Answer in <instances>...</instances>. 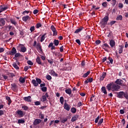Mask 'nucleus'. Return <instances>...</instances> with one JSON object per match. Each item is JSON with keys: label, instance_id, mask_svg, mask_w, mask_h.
I'll list each match as a JSON object with an SVG mask.
<instances>
[{"label": "nucleus", "instance_id": "obj_1", "mask_svg": "<svg viewBox=\"0 0 128 128\" xmlns=\"http://www.w3.org/2000/svg\"><path fill=\"white\" fill-rule=\"evenodd\" d=\"M112 84L114 83H110L107 84L106 88L108 90V92H110V90H112V92H118V90H120V86L116 84Z\"/></svg>", "mask_w": 128, "mask_h": 128}, {"label": "nucleus", "instance_id": "obj_2", "mask_svg": "<svg viewBox=\"0 0 128 128\" xmlns=\"http://www.w3.org/2000/svg\"><path fill=\"white\" fill-rule=\"evenodd\" d=\"M116 96L118 98H125L126 100H128V92H124V91H120V92H116Z\"/></svg>", "mask_w": 128, "mask_h": 128}, {"label": "nucleus", "instance_id": "obj_3", "mask_svg": "<svg viewBox=\"0 0 128 128\" xmlns=\"http://www.w3.org/2000/svg\"><path fill=\"white\" fill-rule=\"evenodd\" d=\"M50 30L53 32V36H58V31L54 25L51 26Z\"/></svg>", "mask_w": 128, "mask_h": 128}, {"label": "nucleus", "instance_id": "obj_4", "mask_svg": "<svg viewBox=\"0 0 128 128\" xmlns=\"http://www.w3.org/2000/svg\"><path fill=\"white\" fill-rule=\"evenodd\" d=\"M16 114H18L20 118H23L24 114H26V113L24 112V111L20 110L16 111Z\"/></svg>", "mask_w": 128, "mask_h": 128}, {"label": "nucleus", "instance_id": "obj_5", "mask_svg": "<svg viewBox=\"0 0 128 128\" xmlns=\"http://www.w3.org/2000/svg\"><path fill=\"white\" fill-rule=\"evenodd\" d=\"M109 44L110 45V48H116V42L114 41V40H110Z\"/></svg>", "mask_w": 128, "mask_h": 128}, {"label": "nucleus", "instance_id": "obj_6", "mask_svg": "<svg viewBox=\"0 0 128 128\" xmlns=\"http://www.w3.org/2000/svg\"><path fill=\"white\" fill-rule=\"evenodd\" d=\"M42 122V120L38 119V118H36L34 120L33 124L34 126H38V124H40Z\"/></svg>", "mask_w": 128, "mask_h": 128}, {"label": "nucleus", "instance_id": "obj_7", "mask_svg": "<svg viewBox=\"0 0 128 128\" xmlns=\"http://www.w3.org/2000/svg\"><path fill=\"white\" fill-rule=\"evenodd\" d=\"M102 48L106 52H108V48H110V46L108 44H104L102 46Z\"/></svg>", "mask_w": 128, "mask_h": 128}, {"label": "nucleus", "instance_id": "obj_8", "mask_svg": "<svg viewBox=\"0 0 128 128\" xmlns=\"http://www.w3.org/2000/svg\"><path fill=\"white\" fill-rule=\"evenodd\" d=\"M79 117H80V115L74 114V116L72 117L71 119V122H76V120H78Z\"/></svg>", "mask_w": 128, "mask_h": 128}, {"label": "nucleus", "instance_id": "obj_9", "mask_svg": "<svg viewBox=\"0 0 128 128\" xmlns=\"http://www.w3.org/2000/svg\"><path fill=\"white\" fill-rule=\"evenodd\" d=\"M124 81L120 79H117L115 81L116 84H118V86H122V82Z\"/></svg>", "mask_w": 128, "mask_h": 128}, {"label": "nucleus", "instance_id": "obj_10", "mask_svg": "<svg viewBox=\"0 0 128 128\" xmlns=\"http://www.w3.org/2000/svg\"><path fill=\"white\" fill-rule=\"evenodd\" d=\"M16 52V49L14 47L12 48L11 51L9 52L10 56H14V54Z\"/></svg>", "mask_w": 128, "mask_h": 128}, {"label": "nucleus", "instance_id": "obj_11", "mask_svg": "<svg viewBox=\"0 0 128 128\" xmlns=\"http://www.w3.org/2000/svg\"><path fill=\"white\" fill-rule=\"evenodd\" d=\"M36 48L37 50H40L41 52H42V45L40 44V43L38 42L37 43V44L36 46Z\"/></svg>", "mask_w": 128, "mask_h": 128}, {"label": "nucleus", "instance_id": "obj_12", "mask_svg": "<svg viewBox=\"0 0 128 128\" xmlns=\"http://www.w3.org/2000/svg\"><path fill=\"white\" fill-rule=\"evenodd\" d=\"M64 110H68V112H69V110H70V105L68 104V103L65 102L64 104Z\"/></svg>", "mask_w": 128, "mask_h": 128}, {"label": "nucleus", "instance_id": "obj_13", "mask_svg": "<svg viewBox=\"0 0 128 128\" xmlns=\"http://www.w3.org/2000/svg\"><path fill=\"white\" fill-rule=\"evenodd\" d=\"M106 76V72H103L102 76H100V80L102 81L104 80V78Z\"/></svg>", "mask_w": 128, "mask_h": 128}, {"label": "nucleus", "instance_id": "obj_14", "mask_svg": "<svg viewBox=\"0 0 128 128\" xmlns=\"http://www.w3.org/2000/svg\"><path fill=\"white\" fill-rule=\"evenodd\" d=\"M36 62L38 64H40V66H44V64L42 63V61L40 60V56H37L36 58Z\"/></svg>", "mask_w": 128, "mask_h": 128}, {"label": "nucleus", "instance_id": "obj_15", "mask_svg": "<svg viewBox=\"0 0 128 128\" xmlns=\"http://www.w3.org/2000/svg\"><path fill=\"white\" fill-rule=\"evenodd\" d=\"M30 98H32V97L30 96H28L24 98L23 100H24L25 102H32V100Z\"/></svg>", "mask_w": 128, "mask_h": 128}, {"label": "nucleus", "instance_id": "obj_16", "mask_svg": "<svg viewBox=\"0 0 128 128\" xmlns=\"http://www.w3.org/2000/svg\"><path fill=\"white\" fill-rule=\"evenodd\" d=\"M50 74L51 76H58V74L56 73V72L54 70H50Z\"/></svg>", "mask_w": 128, "mask_h": 128}, {"label": "nucleus", "instance_id": "obj_17", "mask_svg": "<svg viewBox=\"0 0 128 128\" xmlns=\"http://www.w3.org/2000/svg\"><path fill=\"white\" fill-rule=\"evenodd\" d=\"M101 28H106V26L108 24V23L104 21H103V20H102L100 22Z\"/></svg>", "mask_w": 128, "mask_h": 128}, {"label": "nucleus", "instance_id": "obj_18", "mask_svg": "<svg viewBox=\"0 0 128 128\" xmlns=\"http://www.w3.org/2000/svg\"><path fill=\"white\" fill-rule=\"evenodd\" d=\"M22 20L23 22H26L27 20H30V16H23L22 18Z\"/></svg>", "mask_w": 128, "mask_h": 128}, {"label": "nucleus", "instance_id": "obj_19", "mask_svg": "<svg viewBox=\"0 0 128 128\" xmlns=\"http://www.w3.org/2000/svg\"><path fill=\"white\" fill-rule=\"evenodd\" d=\"M108 60L109 61H106V64H112L114 62V60H112V58L109 56L108 58Z\"/></svg>", "mask_w": 128, "mask_h": 128}, {"label": "nucleus", "instance_id": "obj_20", "mask_svg": "<svg viewBox=\"0 0 128 128\" xmlns=\"http://www.w3.org/2000/svg\"><path fill=\"white\" fill-rule=\"evenodd\" d=\"M53 54H54L56 56H58V58H62V54L60 52H53Z\"/></svg>", "mask_w": 128, "mask_h": 128}, {"label": "nucleus", "instance_id": "obj_21", "mask_svg": "<svg viewBox=\"0 0 128 128\" xmlns=\"http://www.w3.org/2000/svg\"><path fill=\"white\" fill-rule=\"evenodd\" d=\"M20 48H21L20 52H26V47L24 46V45L20 44Z\"/></svg>", "mask_w": 128, "mask_h": 128}, {"label": "nucleus", "instance_id": "obj_22", "mask_svg": "<svg viewBox=\"0 0 128 128\" xmlns=\"http://www.w3.org/2000/svg\"><path fill=\"white\" fill-rule=\"evenodd\" d=\"M6 100H8V106H10V104H12V100L10 99V97L8 96H6Z\"/></svg>", "mask_w": 128, "mask_h": 128}, {"label": "nucleus", "instance_id": "obj_23", "mask_svg": "<svg viewBox=\"0 0 128 128\" xmlns=\"http://www.w3.org/2000/svg\"><path fill=\"white\" fill-rule=\"evenodd\" d=\"M84 28L82 26H80L79 28L77 29L74 32V34H78V32H80Z\"/></svg>", "mask_w": 128, "mask_h": 128}, {"label": "nucleus", "instance_id": "obj_24", "mask_svg": "<svg viewBox=\"0 0 128 128\" xmlns=\"http://www.w3.org/2000/svg\"><path fill=\"white\" fill-rule=\"evenodd\" d=\"M46 32H45L43 35H42V36L40 38V42H44V40L46 39Z\"/></svg>", "mask_w": 128, "mask_h": 128}, {"label": "nucleus", "instance_id": "obj_25", "mask_svg": "<svg viewBox=\"0 0 128 128\" xmlns=\"http://www.w3.org/2000/svg\"><path fill=\"white\" fill-rule=\"evenodd\" d=\"M32 84H33V86H38V82H36V80L34 79L32 80Z\"/></svg>", "mask_w": 128, "mask_h": 128}, {"label": "nucleus", "instance_id": "obj_26", "mask_svg": "<svg viewBox=\"0 0 128 128\" xmlns=\"http://www.w3.org/2000/svg\"><path fill=\"white\" fill-rule=\"evenodd\" d=\"M19 82H21V84H24V82H26V78H24L22 76L20 77Z\"/></svg>", "mask_w": 128, "mask_h": 128}, {"label": "nucleus", "instance_id": "obj_27", "mask_svg": "<svg viewBox=\"0 0 128 128\" xmlns=\"http://www.w3.org/2000/svg\"><path fill=\"white\" fill-rule=\"evenodd\" d=\"M65 92H66V94H69V96H70V94H72V89H70V88L66 89L65 90Z\"/></svg>", "mask_w": 128, "mask_h": 128}, {"label": "nucleus", "instance_id": "obj_28", "mask_svg": "<svg viewBox=\"0 0 128 128\" xmlns=\"http://www.w3.org/2000/svg\"><path fill=\"white\" fill-rule=\"evenodd\" d=\"M10 22L12 24H14V26H16L18 24V23L16 22V20L12 19V18H10Z\"/></svg>", "mask_w": 128, "mask_h": 128}, {"label": "nucleus", "instance_id": "obj_29", "mask_svg": "<svg viewBox=\"0 0 128 128\" xmlns=\"http://www.w3.org/2000/svg\"><path fill=\"white\" fill-rule=\"evenodd\" d=\"M101 90H102V92H104V94H108V92H106V89L105 86H102L101 88Z\"/></svg>", "mask_w": 128, "mask_h": 128}, {"label": "nucleus", "instance_id": "obj_30", "mask_svg": "<svg viewBox=\"0 0 128 128\" xmlns=\"http://www.w3.org/2000/svg\"><path fill=\"white\" fill-rule=\"evenodd\" d=\"M108 16H105L104 18H102V20H103L104 22H106L108 24Z\"/></svg>", "mask_w": 128, "mask_h": 128}, {"label": "nucleus", "instance_id": "obj_31", "mask_svg": "<svg viewBox=\"0 0 128 128\" xmlns=\"http://www.w3.org/2000/svg\"><path fill=\"white\" fill-rule=\"evenodd\" d=\"M54 46H58L60 44V41L58 40H54Z\"/></svg>", "mask_w": 128, "mask_h": 128}, {"label": "nucleus", "instance_id": "obj_32", "mask_svg": "<svg viewBox=\"0 0 128 128\" xmlns=\"http://www.w3.org/2000/svg\"><path fill=\"white\" fill-rule=\"evenodd\" d=\"M70 112L72 114H76V108H74V107H72L70 109Z\"/></svg>", "mask_w": 128, "mask_h": 128}, {"label": "nucleus", "instance_id": "obj_33", "mask_svg": "<svg viewBox=\"0 0 128 128\" xmlns=\"http://www.w3.org/2000/svg\"><path fill=\"white\" fill-rule=\"evenodd\" d=\"M90 74V72L88 70L82 76V78H87V76Z\"/></svg>", "mask_w": 128, "mask_h": 128}, {"label": "nucleus", "instance_id": "obj_34", "mask_svg": "<svg viewBox=\"0 0 128 128\" xmlns=\"http://www.w3.org/2000/svg\"><path fill=\"white\" fill-rule=\"evenodd\" d=\"M22 108L24 110H28L30 108L28 106L25 105H24L23 106H22Z\"/></svg>", "mask_w": 128, "mask_h": 128}, {"label": "nucleus", "instance_id": "obj_35", "mask_svg": "<svg viewBox=\"0 0 128 128\" xmlns=\"http://www.w3.org/2000/svg\"><path fill=\"white\" fill-rule=\"evenodd\" d=\"M116 20H122V16L119 15L116 18Z\"/></svg>", "mask_w": 128, "mask_h": 128}, {"label": "nucleus", "instance_id": "obj_36", "mask_svg": "<svg viewBox=\"0 0 128 128\" xmlns=\"http://www.w3.org/2000/svg\"><path fill=\"white\" fill-rule=\"evenodd\" d=\"M12 66L16 70H20V67L18 66V64H16V62L13 63Z\"/></svg>", "mask_w": 128, "mask_h": 128}, {"label": "nucleus", "instance_id": "obj_37", "mask_svg": "<svg viewBox=\"0 0 128 128\" xmlns=\"http://www.w3.org/2000/svg\"><path fill=\"white\" fill-rule=\"evenodd\" d=\"M102 122H104V118L100 119L98 123V126H100Z\"/></svg>", "mask_w": 128, "mask_h": 128}, {"label": "nucleus", "instance_id": "obj_38", "mask_svg": "<svg viewBox=\"0 0 128 128\" xmlns=\"http://www.w3.org/2000/svg\"><path fill=\"white\" fill-rule=\"evenodd\" d=\"M60 102L62 104H64V97L61 96L60 97Z\"/></svg>", "mask_w": 128, "mask_h": 128}, {"label": "nucleus", "instance_id": "obj_39", "mask_svg": "<svg viewBox=\"0 0 128 128\" xmlns=\"http://www.w3.org/2000/svg\"><path fill=\"white\" fill-rule=\"evenodd\" d=\"M46 100V96H42L41 98V101L44 102Z\"/></svg>", "mask_w": 128, "mask_h": 128}, {"label": "nucleus", "instance_id": "obj_40", "mask_svg": "<svg viewBox=\"0 0 128 128\" xmlns=\"http://www.w3.org/2000/svg\"><path fill=\"white\" fill-rule=\"evenodd\" d=\"M36 82L38 84H42V80L40 78H36Z\"/></svg>", "mask_w": 128, "mask_h": 128}, {"label": "nucleus", "instance_id": "obj_41", "mask_svg": "<svg viewBox=\"0 0 128 128\" xmlns=\"http://www.w3.org/2000/svg\"><path fill=\"white\" fill-rule=\"evenodd\" d=\"M25 121L22 119H19L18 121V124H24Z\"/></svg>", "mask_w": 128, "mask_h": 128}, {"label": "nucleus", "instance_id": "obj_42", "mask_svg": "<svg viewBox=\"0 0 128 128\" xmlns=\"http://www.w3.org/2000/svg\"><path fill=\"white\" fill-rule=\"evenodd\" d=\"M41 90L43 92H46V90H48V88L46 87H42L41 88Z\"/></svg>", "mask_w": 128, "mask_h": 128}, {"label": "nucleus", "instance_id": "obj_43", "mask_svg": "<svg viewBox=\"0 0 128 128\" xmlns=\"http://www.w3.org/2000/svg\"><path fill=\"white\" fill-rule=\"evenodd\" d=\"M122 48H124V46H120L119 48L118 54H122Z\"/></svg>", "mask_w": 128, "mask_h": 128}, {"label": "nucleus", "instance_id": "obj_44", "mask_svg": "<svg viewBox=\"0 0 128 128\" xmlns=\"http://www.w3.org/2000/svg\"><path fill=\"white\" fill-rule=\"evenodd\" d=\"M39 118H41V120H44V114L42 113H40L39 114Z\"/></svg>", "mask_w": 128, "mask_h": 128}, {"label": "nucleus", "instance_id": "obj_45", "mask_svg": "<svg viewBox=\"0 0 128 128\" xmlns=\"http://www.w3.org/2000/svg\"><path fill=\"white\" fill-rule=\"evenodd\" d=\"M42 24L40 23H37L36 24V28H42Z\"/></svg>", "mask_w": 128, "mask_h": 128}, {"label": "nucleus", "instance_id": "obj_46", "mask_svg": "<svg viewBox=\"0 0 128 128\" xmlns=\"http://www.w3.org/2000/svg\"><path fill=\"white\" fill-rule=\"evenodd\" d=\"M11 86L13 88V90H16V84H12Z\"/></svg>", "mask_w": 128, "mask_h": 128}, {"label": "nucleus", "instance_id": "obj_47", "mask_svg": "<svg viewBox=\"0 0 128 128\" xmlns=\"http://www.w3.org/2000/svg\"><path fill=\"white\" fill-rule=\"evenodd\" d=\"M48 62L50 64H54V59L51 58L50 60H48Z\"/></svg>", "mask_w": 128, "mask_h": 128}, {"label": "nucleus", "instance_id": "obj_48", "mask_svg": "<svg viewBox=\"0 0 128 128\" xmlns=\"http://www.w3.org/2000/svg\"><path fill=\"white\" fill-rule=\"evenodd\" d=\"M98 120H100V116H98V117L95 119V124H98Z\"/></svg>", "mask_w": 128, "mask_h": 128}, {"label": "nucleus", "instance_id": "obj_49", "mask_svg": "<svg viewBox=\"0 0 128 128\" xmlns=\"http://www.w3.org/2000/svg\"><path fill=\"white\" fill-rule=\"evenodd\" d=\"M0 22L1 24H3V26H4L6 24V21L2 18L0 20Z\"/></svg>", "mask_w": 128, "mask_h": 128}, {"label": "nucleus", "instance_id": "obj_50", "mask_svg": "<svg viewBox=\"0 0 128 128\" xmlns=\"http://www.w3.org/2000/svg\"><path fill=\"white\" fill-rule=\"evenodd\" d=\"M30 30L31 32H34V30H36L34 26H32L30 28Z\"/></svg>", "mask_w": 128, "mask_h": 128}, {"label": "nucleus", "instance_id": "obj_51", "mask_svg": "<svg viewBox=\"0 0 128 128\" xmlns=\"http://www.w3.org/2000/svg\"><path fill=\"white\" fill-rule=\"evenodd\" d=\"M14 54V58H18V56H22V54L20 53H16Z\"/></svg>", "mask_w": 128, "mask_h": 128}, {"label": "nucleus", "instance_id": "obj_52", "mask_svg": "<svg viewBox=\"0 0 128 128\" xmlns=\"http://www.w3.org/2000/svg\"><path fill=\"white\" fill-rule=\"evenodd\" d=\"M30 68V66H26L24 68V72H28V68Z\"/></svg>", "mask_w": 128, "mask_h": 128}, {"label": "nucleus", "instance_id": "obj_53", "mask_svg": "<svg viewBox=\"0 0 128 128\" xmlns=\"http://www.w3.org/2000/svg\"><path fill=\"white\" fill-rule=\"evenodd\" d=\"M102 6H104V8H106V6H108V2H104L102 4Z\"/></svg>", "mask_w": 128, "mask_h": 128}, {"label": "nucleus", "instance_id": "obj_54", "mask_svg": "<svg viewBox=\"0 0 128 128\" xmlns=\"http://www.w3.org/2000/svg\"><path fill=\"white\" fill-rule=\"evenodd\" d=\"M46 78L48 80H50L52 78V76L48 74L46 76Z\"/></svg>", "mask_w": 128, "mask_h": 128}, {"label": "nucleus", "instance_id": "obj_55", "mask_svg": "<svg viewBox=\"0 0 128 128\" xmlns=\"http://www.w3.org/2000/svg\"><path fill=\"white\" fill-rule=\"evenodd\" d=\"M27 63L29 64V66H34V62L30 60H28Z\"/></svg>", "mask_w": 128, "mask_h": 128}, {"label": "nucleus", "instance_id": "obj_56", "mask_svg": "<svg viewBox=\"0 0 128 128\" xmlns=\"http://www.w3.org/2000/svg\"><path fill=\"white\" fill-rule=\"evenodd\" d=\"M67 121H68V118H65L61 120V122H62V124H64V122H66Z\"/></svg>", "mask_w": 128, "mask_h": 128}, {"label": "nucleus", "instance_id": "obj_57", "mask_svg": "<svg viewBox=\"0 0 128 128\" xmlns=\"http://www.w3.org/2000/svg\"><path fill=\"white\" fill-rule=\"evenodd\" d=\"M34 104L36 106H40V102L36 101V102H34Z\"/></svg>", "mask_w": 128, "mask_h": 128}, {"label": "nucleus", "instance_id": "obj_58", "mask_svg": "<svg viewBox=\"0 0 128 128\" xmlns=\"http://www.w3.org/2000/svg\"><path fill=\"white\" fill-rule=\"evenodd\" d=\"M94 96H96L94 95V94H92V96L90 97V102H92L93 100H94Z\"/></svg>", "mask_w": 128, "mask_h": 128}, {"label": "nucleus", "instance_id": "obj_59", "mask_svg": "<svg viewBox=\"0 0 128 128\" xmlns=\"http://www.w3.org/2000/svg\"><path fill=\"white\" fill-rule=\"evenodd\" d=\"M118 8H124V4H122V3H119Z\"/></svg>", "mask_w": 128, "mask_h": 128}, {"label": "nucleus", "instance_id": "obj_60", "mask_svg": "<svg viewBox=\"0 0 128 128\" xmlns=\"http://www.w3.org/2000/svg\"><path fill=\"white\" fill-rule=\"evenodd\" d=\"M82 106V102H78V108H80V106Z\"/></svg>", "mask_w": 128, "mask_h": 128}, {"label": "nucleus", "instance_id": "obj_61", "mask_svg": "<svg viewBox=\"0 0 128 128\" xmlns=\"http://www.w3.org/2000/svg\"><path fill=\"white\" fill-rule=\"evenodd\" d=\"M116 20L111 21L110 22V26H112V25L114 24H116Z\"/></svg>", "mask_w": 128, "mask_h": 128}, {"label": "nucleus", "instance_id": "obj_62", "mask_svg": "<svg viewBox=\"0 0 128 128\" xmlns=\"http://www.w3.org/2000/svg\"><path fill=\"white\" fill-rule=\"evenodd\" d=\"M38 10H34L33 12V14H38Z\"/></svg>", "mask_w": 128, "mask_h": 128}, {"label": "nucleus", "instance_id": "obj_63", "mask_svg": "<svg viewBox=\"0 0 128 128\" xmlns=\"http://www.w3.org/2000/svg\"><path fill=\"white\" fill-rule=\"evenodd\" d=\"M60 52H64V46L60 47Z\"/></svg>", "mask_w": 128, "mask_h": 128}, {"label": "nucleus", "instance_id": "obj_64", "mask_svg": "<svg viewBox=\"0 0 128 128\" xmlns=\"http://www.w3.org/2000/svg\"><path fill=\"white\" fill-rule=\"evenodd\" d=\"M94 79L92 78H89L88 79V82H92Z\"/></svg>", "mask_w": 128, "mask_h": 128}]
</instances>
